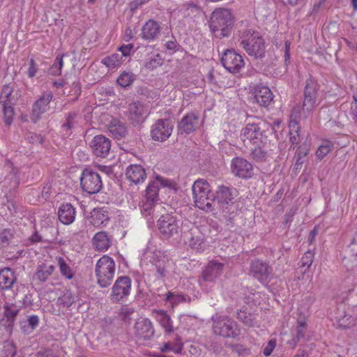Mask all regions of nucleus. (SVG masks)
<instances>
[{"mask_svg": "<svg viewBox=\"0 0 357 357\" xmlns=\"http://www.w3.org/2000/svg\"><path fill=\"white\" fill-rule=\"evenodd\" d=\"M77 117V113L75 112H69L66 117V121L61 126V128L64 135L69 136L71 134V129L74 128L76 123V119Z\"/></svg>", "mask_w": 357, "mask_h": 357, "instance_id": "nucleus-39", "label": "nucleus"}, {"mask_svg": "<svg viewBox=\"0 0 357 357\" xmlns=\"http://www.w3.org/2000/svg\"><path fill=\"white\" fill-rule=\"evenodd\" d=\"M231 172L239 178H250L253 175V166L246 159L241 157H236L231 162Z\"/></svg>", "mask_w": 357, "mask_h": 357, "instance_id": "nucleus-17", "label": "nucleus"}, {"mask_svg": "<svg viewBox=\"0 0 357 357\" xmlns=\"http://www.w3.org/2000/svg\"><path fill=\"white\" fill-rule=\"evenodd\" d=\"M16 354L15 345L10 342H4L0 350V357H14Z\"/></svg>", "mask_w": 357, "mask_h": 357, "instance_id": "nucleus-46", "label": "nucleus"}, {"mask_svg": "<svg viewBox=\"0 0 357 357\" xmlns=\"http://www.w3.org/2000/svg\"><path fill=\"white\" fill-rule=\"evenodd\" d=\"M133 48L132 44H128L122 45L119 48V50L121 52V56H127L130 54V50Z\"/></svg>", "mask_w": 357, "mask_h": 357, "instance_id": "nucleus-63", "label": "nucleus"}, {"mask_svg": "<svg viewBox=\"0 0 357 357\" xmlns=\"http://www.w3.org/2000/svg\"><path fill=\"white\" fill-rule=\"evenodd\" d=\"M93 153L97 157L105 158L111 149V142L109 138L102 135L95 136L90 142Z\"/></svg>", "mask_w": 357, "mask_h": 357, "instance_id": "nucleus-19", "label": "nucleus"}, {"mask_svg": "<svg viewBox=\"0 0 357 357\" xmlns=\"http://www.w3.org/2000/svg\"><path fill=\"white\" fill-rule=\"evenodd\" d=\"M229 347L233 352L237 354L238 356H245L250 354L249 349L240 344H230Z\"/></svg>", "mask_w": 357, "mask_h": 357, "instance_id": "nucleus-54", "label": "nucleus"}, {"mask_svg": "<svg viewBox=\"0 0 357 357\" xmlns=\"http://www.w3.org/2000/svg\"><path fill=\"white\" fill-rule=\"evenodd\" d=\"M146 112L144 105L139 102H134L128 106L127 116L133 125H138L144 121Z\"/></svg>", "mask_w": 357, "mask_h": 357, "instance_id": "nucleus-25", "label": "nucleus"}, {"mask_svg": "<svg viewBox=\"0 0 357 357\" xmlns=\"http://www.w3.org/2000/svg\"><path fill=\"white\" fill-rule=\"evenodd\" d=\"M163 63V59L159 54H155L153 56L150 57L146 64L145 67L150 70H153L156 69L159 66H161Z\"/></svg>", "mask_w": 357, "mask_h": 357, "instance_id": "nucleus-45", "label": "nucleus"}, {"mask_svg": "<svg viewBox=\"0 0 357 357\" xmlns=\"http://www.w3.org/2000/svg\"><path fill=\"white\" fill-rule=\"evenodd\" d=\"M157 319L166 333H171L173 332L174 328L172 326V321L170 317L167 314L166 312L162 310L158 311Z\"/></svg>", "mask_w": 357, "mask_h": 357, "instance_id": "nucleus-36", "label": "nucleus"}, {"mask_svg": "<svg viewBox=\"0 0 357 357\" xmlns=\"http://www.w3.org/2000/svg\"><path fill=\"white\" fill-rule=\"evenodd\" d=\"M318 105V99L304 96L302 106H296L292 109V116L307 119Z\"/></svg>", "mask_w": 357, "mask_h": 357, "instance_id": "nucleus-21", "label": "nucleus"}, {"mask_svg": "<svg viewBox=\"0 0 357 357\" xmlns=\"http://www.w3.org/2000/svg\"><path fill=\"white\" fill-rule=\"evenodd\" d=\"M222 66L232 74H237L245 66V61L243 56L234 50H226L221 58Z\"/></svg>", "mask_w": 357, "mask_h": 357, "instance_id": "nucleus-11", "label": "nucleus"}, {"mask_svg": "<svg viewBox=\"0 0 357 357\" xmlns=\"http://www.w3.org/2000/svg\"><path fill=\"white\" fill-rule=\"evenodd\" d=\"M319 85L317 82L312 78L306 80L304 88V96L318 99Z\"/></svg>", "mask_w": 357, "mask_h": 357, "instance_id": "nucleus-38", "label": "nucleus"}, {"mask_svg": "<svg viewBox=\"0 0 357 357\" xmlns=\"http://www.w3.org/2000/svg\"><path fill=\"white\" fill-rule=\"evenodd\" d=\"M157 226L162 238L165 239L178 236L181 233L180 220L169 213L160 216Z\"/></svg>", "mask_w": 357, "mask_h": 357, "instance_id": "nucleus-6", "label": "nucleus"}, {"mask_svg": "<svg viewBox=\"0 0 357 357\" xmlns=\"http://www.w3.org/2000/svg\"><path fill=\"white\" fill-rule=\"evenodd\" d=\"M273 268L266 261L259 259L253 260L250 266V275L259 281L266 283L269 281L272 275Z\"/></svg>", "mask_w": 357, "mask_h": 357, "instance_id": "nucleus-14", "label": "nucleus"}, {"mask_svg": "<svg viewBox=\"0 0 357 357\" xmlns=\"http://www.w3.org/2000/svg\"><path fill=\"white\" fill-rule=\"evenodd\" d=\"M160 32L159 23L153 20H149L142 26V38L146 40H152L155 38Z\"/></svg>", "mask_w": 357, "mask_h": 357, "instance_id": "nucleus-29", "label": "nucleus"}, {"mask_svg": "<svg viewBox=\"0 0 357 357\" xmlns=\"http://www.w3.org/2000/svg\"><path fill=\"white\" fill-rule=\"evenodd\" d=\"M212 320V328L215 335L225 338H236L241 333L238 324L228 316L217 315Z\"/></svg>", "mask_w": 357, "mask_h": 357, "instance_id": "nucleus-4", "label": "nucleus"}, {"mask_svg": "<svg viewBox=\"0 0 357 357\" xmlns=\"http://www.w3.org/2000/svg\"><path fill=\"white\" fill-rule=\"evenodd\" d=\"M18 312L19 308L15 304L6 303L4 305V315L8 320L14 319Z\"/></svg>", "mask_w": 357, "mask_h": 357, "instance_id": "nucleus-48", "label": "nucleus"}, {"mask_svg": "<svg viewBox=\"0 0 357 357\" xmlns=\"http://www.w3.org/2000/svg\"><path fill=\"white\" fill-rule=\"evenodd\" d=\"M307 154V149L305 147L300 146L297 150V158L295 164V167L296 169L298 168L300 165L303 163V159Z\"/></svg>", "mask_w": 357, "mask_h": 357, "instance_id": "nucleus-57", "label": "nucleus"}, {"mask_svg": "<svg viewBox=\"0 0 357 357\" xmlns=\"http://www.w3.org/2000/svg\"><path fill=\"white\" fill-rule=\"evenodd\" d=\"M57 215L59 221L62 224L68 225L75 221L76 210L71 204H63L59 208Z\"/></svg>", "mask_w": 357, "mask_h": 357, "instance_id": "nucleus-27", "label": "nucleus"}, {"mask_svg": "<svg viewBox=\"0 0 357 357\" xmlns=\"http://www.w3.org/2000/svg\"><path fill=\"white\" fill-rule=\"evenodd\" d=\"M155 266V270L160 277H164L166 272V261L164 259H157L151 261Z\"/></svg>", "mask_w": 357, "mask_h": 357, "instance_id": "nucleus-52", "label": "nucleus"}, {"mask_svg": "<svg viewBox=\"0 0 357 357\" xmlns=\"http://www.w3.org/2000/svg\"><path fill=\"white\" fill-rule=\"evenodd\" d=\"M298 119V118H295L294 116H292V112L291 113L290 121L289 123V135H291L292 134H299L300 127L298 126V121L297 120Z\"/></svg>", "mask_w": 357, "mask_h": 357, "instance_id": "nucleus-55", "label": "nucleus"}, {"mask_svg": "<svg viewBox=\"0 0 357 357\" xmlns=\"http://www.w3.org/2000/svg\"><path fill=\"white\" fill-rule=\"evenodd\" d=\"M266 146L267 141L262 142L261 144H257L246 148L250 151V155L253 160L261 162L265 160L266 157Z\"/></svg>", "mask_w": 357, "mask_h": 357, "instance_id": "nucleus-33", "label": "nucleus"}, {"mask_svg": "<svg viewBox=\"0 0 357 357\" xmlns=\"http://www.w3.org/2000/svg\"><path fill=\"white\" fill-rule=\"evenodd\" d=\"M164 301L169 302L172 305H178L181 302L190 301V297L185 294H176L175 293L168 291L165 295Z\"/></svg>", "mask_w": 357, "mask_h": 357, "instance_id": "nucleus-40", "label": "nucleus"}, {"mask_svg": "<svg viewBox=\"0 0 357 357\" xmlns=\"http://www.w3.org/2000/svg\"><path fill=\"white\" fill-rule=\"evenodd\" d=\"M63 62L61 56H57L54 60V63L49 69L50 74L57 76L61 74V68L63 67Z\"/></svg>", "mask_w": 357, "mask_h": 357, "instance_id": "nucleus-49", "label": "nucleus"}, {"mask_svg": "<svg viewBox=\"0 0 357 357\" xmlns=\"http://www.w3.org/2000/svg\"><path fill=\"white\" fill-rule=\"evenodd\" d=\"M255 101L261 107H267L273 100L271 89L264 86H257L254 90Z\"/></svg>", "mask_w": 357, "mask_h": 357, "instance_id": "nucleus-26", "label": "nucleus"}, {"mask_svg": "<svg viewBox=\"0 0 357 357\" xmlns=\"http://www.w3.org/2000/svg\"><path fill=\"white\" fill-rule=\"evenodd\" d=\"M110 245V239L105 231L97 233L93 238V245L96 250L106 251Z\"/></svg>", "mask_w": 357, "mask_h": 357, "instance_id": "nucleus-34", "label": "nucleus"}, {"mask_svg": "<svg viewBox=\"0 0 357 357\" xmlns=\"http://www.w3.org/2000/svg\"><path fill=\"white\" fill-rule=\"evenodd\" d=\"M237 319L248 327H254L256 324L254 314L245 310H240L238 311Z\"/></svg>", "mask_w": 357, "mask_h": 357, "instance_id": "nucleus-41", "label": "nucleus"}, {"mask_svg": "<svg viewBox=\"0 0 357 357\" xmlns=\"http://www.w3.org/2000/svg\"><path fill=\"white\" fill-rule=\"evenodd\" d=\"M109 220L108 213L102 208L94 209L91 213L90 222L96 227L106 226Z\"/></svg>", "mask_w": 357, "mask_h": 357, "instance_id": "nucleus-32", "label": "nucleus"}, {"mask_svg": "<svg viewBox=\"0 0 357 357\" xmlns=\"http://www.w3.org/2000/svg\"><path fill=\"white\" fill-rule=\"evenodd\" d=\"M338 327L347 329L353 326L356 323V319L350 315L344 314L343 317H336Z\"/></svg>", "mask_w": 357, "mask_h": 357, "instance_id": "nucleus-44", "label": "nucleus"}, {"mask_svg": "<svg viewBox=\"0 0 357 357\" xmlns=\"http://www.w3.org/2000/svg\"><path fill=\"white\" fill-rule=\"evenodd\" d=\"M236 196V190L229 187L220 185L215 195H211V203H213V208L215 204L225 213H228L229 208L234 207V199Z\"/></svg>", "mask_w": 357, "mask_h": 357, "instance_id": "nucleus-7", "label": "nucleus"}, {"mask_svg": "<svg viewBox=\"0 0 357 357\" xmlns=\"http://www.w3.org/2000/svg\"><path fill=\"white\" fill-rule=\"evenodd\" d=\"M126 178L135 185L142 183L146 178V170L141 165H130L126 170Z\"/></svg>", "mask_w": 357, "mask_h": 357, "instance_id": "nucleus-23", "label": "nucleus"}, {"mask_svg": "<svg viewBox=\"0 0 357 357\" xmlns=\"http://www.w3.org/2000/svg\"><path fill=\"white\" fill-rule=\"evenodd\" d=\"M37 357H57L51 350L40 351L36 354Z\"/></svg>", "mask_w": 357, "mask_h": 357, "instance_id": "nucleus-64", "label": "nucleus"}, {"mask_svg": "<svg viewBox=\"0 0 357 357\" xmlns=\"http://www.w3.org/2000/svg\"><path fill=\"white\" fill-rule=\"evenodd\" d=\"M183 349V344L181 342L180 338H177L174 342H165L162 346L160 347V350L162 353L168 351H172L174 354H180L182 353Z\"/></svg>", "mask_w": 357, "mask_h": 357, "instance_id": "nucleus-35", "label": "nucleus"}, {"mask_svg": "<svg viewBox=\"0 0 357 357\" xmlns=\"http://www.w3.org/2000/svg\"><path fill=\"white\" fill-rule=\"evenodd\" d=\"M56 261L57 262V265L59 268L61 275L68 280L73 279L75 276V274L72 268L66 263V260L61 257H56Z\"/></svg>", "mask_w": 357, "mask_h": 357, "instance_id": "nucleus-37", "label": "nucleus"}, {"mask_svg": "<svg viewBox=\"0 0 357 357\" xmlns=\"http://www.w3.org/2000/svg\"><path fill=\"white\" fill-rule=\"evenodd\" d=\"M53 98L52 91H45L33 104L30 118L33 123L38 121L43 114L50 109V103Z\"/></svg>", "mask_w": 357, "mask_h": 357, "instance_id": "nucleus-15", "label": "nucleus"}, {"mask_svg": "<svg viewBox=\"0 0 357 357\" xmlns=\"http://www.w3.org/2000/svg\"><path fill=\"white\" fill-rule=\"evenodd\" d=\"M55 266L52 264L42 263L37 266L36 271L33 275V280L39 282H46L52 274Z\"/></svg>", "mask_w": 357, "mask_h": 357, "instance_id": "nucleus-30", "label": "nucleus"}, {"mask_svg": "<svg viewBox=\"0 0 357 357\" xmlns=\"http://www.w3.org/2000/svg\"><path fill=\"white\" fill-rule=\"evenodd\" d=\"M13 238V233L10 229H3L0 234V242L3 244H9V242Z\"/></svg>", "mask_w": 357, "mask_h": 357, "instance_id": "nucleus-56", "label": "nucleus"}, {"mask_svg": "<svg viewBox=\"0 0 357 357\" xmlns=\"http://www.w3.org/2000/svg\"><path fill=\"white\" fill-rule=\"evenodd\" d=\"M276 346V340L275 339H271L268 341L267 345L264 349L263 354L265 356H268L271 354L273 350L275 349Z\"/></svg>", "mask_w": 357, "mask_h": 357, "instance_id": "nucleus-59", "label": "nucleus"}, {"mask_svg": "<svg viewBox=\"0 0 357 357\" xmlns=\"http://www.w3.org/2000/svg\"><path fill=\"white\" fill-rule=\"evenodd\" d=\"M333 148V144L328 140L322 142L321 145L319 146L316 155L317 157L322 160L328 153H330Z\"/></svg>", "mask_w": 357, "mask_h": 357, "instance_id": "nucleus-43", "label": "nucleus"}, {"mask_svg": "<svg viewBox=\"0 0 357 357\" xmlns=\"http://www.w3.org/2000/svg\"><path fill=\"white\" fill-rule=\"evenodd\" d=\"M224 266L223 263L216 260L210 261L202 272V280L205 282H214L222 275Z\"/></svg>", "mask_w": 357, "mask_h": 357, "instance_id": "nucleus-22", "label": "nucleus"}, {"mask_svg": "<svg viewBox=\"0 0 357 357\" xmlns=\"http://www.w3.org/2000/svg\"><path fill=\"white\" fill-rule=\"evenodd\" d=\"M194 202L197 207L206 211L213 210L211 203V195L209 196L211 188L208 183L204 179H197L192 187Z\"/></svg>", "mask_w": 357, "mask_h": 357, "instance_id": "nucleus-5", "label": "nucleus"}, {"mask_svg": "<svg viewBox=\"0 0 357 357\" xmlns=\"http://www.w3.org/2000/svg\"><path fill=\"white\" fill-rule=\"evenodd\" d=\"M135 337L139 340H149L154 335V329L149 319H141L134 326Z\"/></svg>", "mask_w": 357, "mask_h": 357, "instance_id": "nucleus-20", "label": "nucleus"}, {"mask_svg": "<svg viewBox=\"0 0 357 357\" xmlns=\"http://www.w3.org/2000/svg\"><path fill=\"white\" fill-rule=\"evenodd\" d=\"M183 238L189 246L198 252H202L206 248L204 235L197 227L184 232Z\"/></svg>", "mask_w": 357, "mask_h": 357, "instance_id": "nucleus-18", "label": "nucleus"}, {"mask_svg": "<svg viewBox=\"0 0 357 357\" xmlns=\"http://www.w3.org/2000/svg\"><path fill=\"white\" fill-rule=\"evenodd\" d=\"M149 183H156L158 188L160 185L162 187H167L169 189H176V183L172 180L165 178L161 176L158 175L155 181H150Z\"/></svg>", "mask_w": 357, "mask_h": 357, "instance_id": "nucleus-51", "label": "nucleus"}, {"mask_svg": "<svg viewBox=\"0 0 357 357\" xmlns=\"http://www.w3.org/2000/svg\"><path fill=\"white\" fill-rule=\"evenodd\" d=\"M80 185L88 194L98 193L102 187L100 174L91 169H85L80 178Z\"/></svg>", "mask_w": 357, "mask_h": 357, "instance_id": "nucleus-9", "label": "nucleus"}, {"mask_svg": "<svg viewBox=\"0 0 357 357\" xmlns=\"http://www.w3.org/2000/svg\"><path fill=\"white\" fill-rule=\"evenodd\" d=\"M199 125V116L194 113L184 116L178 122V128L181 134H190L194 132Z\"/></svg>", "mask_w": 357, "mask_h": 357, "instance_id": "nucleus-24", "label": "nucleus"}, {"mask_svg": "<svg viewBox=\"0 0 357 357\" xmlns=\"http://www.w3.org/2000/svg\"><path fill=\"white\" fill-rule=\"evenodd\" d=\"M158 200V188L156 183H149L146 187L145 197L141 205L142 215L145 217L153 215Z\"/></svg>", "mask_w": 357, "mask_h": 357, "instance_id": "nucleus-13", "label": "nucleus"}, {"mask_svg": "<svg viewBox=\"0 0 357 357\" xmlns=\"http://www.w3.org/2000/svg\"><path fill=\"white\" fill-rule=\"evenodd\" d=\"M122 56L118 53L105 57L102 63L109 68L119 67L121 63Z\"/></svg>", "mask_w": 357, "mask_h": 357, "instance_id": "nucleus-42", "label": "nucleus"}, {"mask_svg": "<svg viewBox=\"0 0 357 357\" xmlns=\"http://www.w3.org/2000/svg\"><path fill=\"white\" fill-rule=\"evenodd\" d=\"M132 290V280L128 276H120L112 287L110 299L114 303L126 301Z\"/></svg>", "mask_w": 357, "mask_h": 357, "instance_id": "nucleus-8", "label": "nucleus"}, {"mask_svg": "<svg viewBox=\"0 0 357 357\" xmlns=\"http://www.w3.org/2000/svg\"><path fill=\"white\" fill-rule=\"evenodd\" d=\"M305 321H298V325L296 327V335L294 337L295 338L301 340L305 337Z\"/></svg>", "mask_w": 357, "mask_h": 357, "instance_id": "nucleus-58", "label": "nucleus"}, {"mask_svg": "<svg viewBox=\"0 0 357 357\" xmlns=\"http://www.w3.org/2000/svg\"><path fill=\"white\" fill-rule=\"evenodd\" d=\"M28 324L29 326L32 328H36L39 324V317L37 315H31L29 317L28 319Z\"/></svg>", "mask_w": 357, "mask_h": 357, "instance_id": "nucleus-62", "label": "nucleus"}, {"mask_svg": "<svg viewBox=\"0 0 357 357\" xmlns=\"http://www.w3.org/2000/svg\"><path fill=\"white\" fill-rule=\"evenodd\" d=\"M174 126L169 119H158L152 126L151 136L158 142L166 141L172 135Z\"/></svg>", "mask_w": 357, "mask_h": 357, "instance_id": "nucleus-16", "label": "nucleus"}, {"mask_svg": "<svg viewBox=\"0 0 357 357\" xmlns=\"http://www.w3.org/2000/svg\"><path fill=\"white\" fill-rule=\"evenodd\" d=\"M234 20L229 10L217 8L211 14L210 28L215 37L222 38L230 35Z\"/></svg>", "mask_w": 357, "mask_h": 357, "instance_id": "nucleus-2", "label": "nucleus"}, {"mask_svg": "<svg viewBox=\"0 0 357 357\" xmlns=\"http://www.w3.org/2000/svg\"><path fill=\"white\" fill-rule=\"evenodd\" d=\"M17 281L15 271L10 268H3L0 270V289L9 290Z\"/></svg>", "mask_w": 357, "mask_h": 357, "instance_id": "nucleus-28", "label": "nucleus"}, {"mask_svg": "<svg viewBox=\"0 0 357 357\" xmlns=\"http://www.w3.org/2000/svg\"><path fill=\"white\" fill-rule=\"evenodd\" d=\"M135 79V76L132 73H123L119 75L117 79V83L123 86H129Z\"/></svg>", "mask_w": 357, "mask_h": 357, "instance_id": "nucleus-50", "label": "nucleus"}, {"mask_svg": "<svg viewBox=\"0 0 357 357\" xmlns=\"http://www.w3.org/2000/svg\"><path fill=\"white\" fill-rule=\"evenodd\" d=\"M58 302L59 305L69 307L75 302V297L70 291L67 290L59 298Z\"/></svg>", "mask_w": 357, "mask_h": 357, "instance_id": "nucleus-47", "label": "nucleus"}, {"mask_svg": "<svg viewBox=\"0 0 357 357\" xmlns=\"http://www.w3.org/2000/svg\"><path fill=\"white\" fill-rule=\"evenodd\" d=\"M13 92V87L6 84L3 86L0 93V103L3 107V121L6 126H10L12 123L15 114L14 102L11 98Z\"/></svg>", "mask_w": 357, "mask_h": 357, "instance_id": "nucleus-12", "label": "nucleus"}, {"mask_svg": "<svg viewBox=\"0 0 357 357\" xmlns=\"http://www.w3.org/2000/svg\"><path fill=\"white\" fill-rule=\"evenodd\" d=\"M241 139L245 147H250L257 144H261L262 142L267 141L259 125L256 123H249L243 128Z\"/></svg>", "mask_w": 357, "mask_h": 357, "instance_id": "nucleus-10", "label": "nucleus"}, {"mask_svg": "<svg viewBox=\"0 0 357 357\" xmlns=\"http://www.w3.org/2000/svg\"><path fill=\"white\" fill-rule=\"evenodd\" d=\"M314 259V253L308 250L305 252L300 261V266L301 267L310 268Z\"/></svg>", "mask_w": 357, "mask_h": 357, "instance_id": "nucleus-53", "label": "nucleus"}, {"mask_svg": "<svg viewBox=\"0 0 357 357\" xmlns=\"http://www.w3.org/2000/svg\"><path fill=\"white\" fill-rule=\"evenodd\" d=\"M116 271L114 259L108 255L100 257L95 268L97 282L100 287L105 288L109 287L114 277Z\"/></svg>", "mask_w": 357, "mask_h": 357, "instance_id": "nucleus-3", "label": "nucleus"}, {"mask_svg": "<svg viewBox=\"0 0 357 357\" xmlns=\"http://www.w3.org/2000/svg\"><path fill=\"white\" fill-rule=\"evenodd\" d=\"M246 53L255 59H262L266 55L264 39L261 34L252 29L239 30L234 37Z\"/></svg>", "mask_w": 357, "mask_h": 357, "instance_id": "nucleus-1", "label": "nucleus"}, {"mask_svg": "<svg viewBox=\"0 0 357 357\" xmlns=\"http://www.w3.org/2000/svg\"><path fill=\"white\" fill-rule=\"evenodd\" d=\"M324 0H319L318 2L314 3L311 10L308 13L309 16H315L320 10L321 6L323 5Z\"/></svg>", "mask_w": 357, "mask_h": 357, "instance_id": "nucleus-61", "label": "nucleus"}, {"mask_svg": "<svg viewBox=\"0 0 357 357\" xmlns=\"http://www.w3.org/2000/svg\"><path fill=\"white\" fill-rule=\"evenodd\" d=\"M37 72V66L33 59L29 61V67L27 70L28 77L30 78L33 77Z\"/></svg>", "mask_w": 357, "mask_h": 357, "instance_id": "nucleus-60", "label": "nucleus"}, {"mask_svg": "<svg viewBox=\"0 0 357 357\" xmlns=\"http://www.w3.org/2000/svg\"><path fill=\"white\" fill-rule=\"evenodd\" d=\"M108 131L112 137L118 139L124 138L128 133L125 123L117 119L111 121L108 126Z\"/></svg>", "mask_w": 357, "mask_h": 357, "instance_id": "nucleus-31", "label": "nucleus"}]
</instances>
